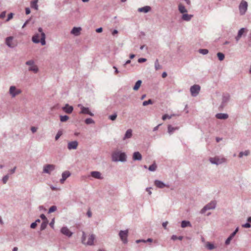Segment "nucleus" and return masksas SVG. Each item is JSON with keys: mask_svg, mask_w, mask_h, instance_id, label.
<instances>
[{"mask_svg": "<svg viewBox=\"0 0 251 251\" xmlns=\"http://www.w3.org/2000/svg\"><path fill=\"white\" fill-rule=\"evenodd\" d=\"M142 84V81L141 80H138L136 81V82L135 83V85L134 86L133 88V89L134 90V91H137L139 89V88H140L141 85Z\"/></svg>", "mask_w": 251, "mask_h": 251, "instance_id": "c85d7f7f", "label": "nucleus"}, {"mask_svg": "<svg viewBox=\"0 0 251 251\" xmlns=\"http://www.w3.org/2000/svg\"><path fill=\"white\" fill-rule=\"evenodd\" d=\"M151 187H149V188H146V191L148 192L149 195H151Z\"/></svg>", "mask_w": 251, "mask_h": 251, "instance_id": "338daca9", "label": "nucleus"}, {"mask_svg": "<svg viewBox=\"0 0 251 251\" xmlns=\"http://www.w3.org/2000/svg\"><path fill=\"white\" fill-rule=\"evenodd\" d=\"M62 135V132L61 130L58 131L55 135V140L57 141Z\"/></svg>", "mask_w": 251, "mask_h": 251, "instance_id": "de8ad7c7", "label": "nucleus"}, {"mask_svg": "<svg viewBox=\"0 0 251 251\" xmlns=\"http://www.w3.org/2000/svg\"><path fill=\"white\" fill-rule=\"evenodd\" d=\"M54 219H53L52 220V221L50 222V226L51 227H53V226H54Z\"/></svg>", "mask_w": 251, "mask_h": 251, "instance_id": "e2e57ef3", "label": "nucleus"}, {"mask_svg": "<svg viewBox=\"0 0 251 251\" xmlns=\"http://www.w3.org/2000/svg\"><path fill=\"white\" fill-rule=\"evenodd\" d=\"M206 248L208 249L211 250L214 248V245L213 244L208 242L206 244Z\"/></svg>", "mask_w": 251, "mask_h": 251, "instance_id": "c03bdc74", "label": "nucleus"}, {"mask_svg": "<svg viewBox=\"0 0 251 251\" xmlns=\"http://www.w3.org/2000/svg\"><path fill=\"white\" fill-rule=\"evenodd\" d=\"M156 165L155 162H154L150 166L148 169L150 171H154L156 170Z\"/></svg>", "mask_w": 251, "mask_h": 251, "instance_id": "e433bc0d", "label": "nucleus"}, {"mask_svg": "<svg viewBox=\"0 0 251 251\" xmlns=\"http://www.w3.org/2000/svg\"><path fill=\"white\" fill-rule=\"evenodd\" d=\"M37 130V128L36 127H35V126H32L31 127V131H32V133H35L36 132Z\"/></svg>", "mask_w": 251, "mask_h": 251, "instance_id": "bf43d9fd", "label": "nucleus"}, {"mask_svg": "<svg viewBox=\"0 0 251 251\" xmlns=\"http://www.w3.org/2000/svg\"><path fill=\"white\" fill-rule=\"evenodd\" d=\"M38 31L41 33V40L40 41L39 39V34H36L33 36L32 38V41L34 43H41L42 45H45L46 44V35L44 32H43V29L41 27L38 28Z\"/></svg>", "mask_w": 251, "mask_h": 251, "instance_id": "f03ea898", "label": "nucleus"}, {"mask_svg": "<svg viewBox=\"0 0 251 251\" xmlns=\"http://www.w3.org/2000/svg\"><path fill=\"white\" fill-rule=\"evenodd\" d=\"M95 236L94 234H91L88 239L87 242L86 243V245H93L94 240L95 239Z\"/></svg>", "mask_w": 251, "mask_h": 251, "instance_id": "393cba45", "label": "nucleus"}, {"mask_svg": "<svg viewBox=\"0 0 251 251\" xmlns=\"http://www.w3.org/2000/svg\"><path fill=\"white\" fill-rule=\"evenodd\" d=\"M216 202L215 201H211L206 205H205L201 210V214H204L207 210L214 209L215 208Z\"/></svg>", "mask_w": 251, "mask_h": 251, "instance_id": "7ed1b4c3", "label": "nucleus"}, {"mask_svg": "<svg viewBox=\"0 0 251 251\" xmlns=\"http://www.w3.org/2000/svg\"><path fill=\"white\" fill-rule=\"evenodd\" d=\"M16 169V167H14L13 169L9 170V172L12 174H14L15 172Z\"/></svg>", "mask_w": 251, "mask_h": 251, "instance_id": "680f3d73", "label": "nucleus"}, {"mask_svg": "<svg viewBox=\"0 0 251 251\" xmlns=\"http://www.w3.org/2000/svg\"><path fill=\"white\" fill-rule=\"evenodd\" d=\"M8 178H9V175H6L2 177V182L4 184H6V182H7L8 180Z\"/></svg>", "mask_w": 251, "mask_h": 251, "instance_id": "a18cd8bd", "label": "nucleus"}, {"mask_svg": "<svg viewBox=\"0 0 251 251\" xmlns=\"http://www.w3.org/2000/svg\"><path fill=\"white\" fill-rule=\"evenodd\" d=\"M151 10V7L149 6H145L143 7L139 8L138 9V11L139 12H143L145 13H147L149 12Z\"/></svg>", "mask_w": 251, "mask_h": 251, "instance_id": "412c9836", "label": "nucleus"}, {"mask_svg": "<svg viewBox=\"0 0 251 251\" xmlns=\"http://www.w3.org/2000/svg\"><path fill=\"white\" fill-rule=\"evenodd\" d=\"M30 20V19H29L28 20H26V21L24 23V24L22 26V28H24L26 26V25L29 23Z\"/></svg>", "mask_w": 251, "mask_h": 251, "instance_id": "0e129e2a", "label": "nucleus"}, {"mask_svg": "<svg viewBox=\"0 0 251 251\" xmlns=\"http://www.w3.org/2000/svg\"><path fill=\"white\" fill-rule=\"evenodd\" d=\"M37 224L36 223V222H33L30 225V227L31 228H35L37 226Z\"/></svg>", "mask_w": 251, "mask_h": 251, "instance_id": "13d9d810", "label": "nucleus"}, {"mask_svg": "<svg viewBox=\"0 0 251 251\" xmlns=\"http://www.w3.org/2000/svg\"><path fill=\"white\" fill-rule=\"evenodd\" d=\"M152 101L150 99L148 100H145L143 102V106H147L148 105V104H152Z\"/></svg>", "mask_w": 251, "mask_h": 251, "instance_id": "09e8293b", "label": "nucleus"}, {"mask_svg": "<svg viewBox=\"0 0 251 251\" xmlns=\"http://www.w3.org/2000/svg\"><path fill=\"white\" fill-rule=\"evenodd\" d=\"M171 239L173 240H176L177 239H178L179 240H181L182 239H183V236H179L178 237H177L176 235H173L172 237H171Z\"/></svg>", "mask_w": 251, "mask_h": 251, "instance_id": "a19ab883", "label": "nucleus"}, {"mask_svg": "<svg viewBox=\"0 0 251 251\" xmlns=\"http://www.w3.org/2000/svg\"><path fill=\"white\" fill-rule=\"evenodd\" d=\"M21 93V91L20 89H16V87L14 86H11L9 89V93L12 96V97L14 98L16 95L20 94Z\"/></svg>", "mask_w": 251, "mask_h": 251, "instance_id": "1a4fd4ad", "label": "nucleus"}, {"mask_svg": "<svg viewBox=\"0 0 251 251\" xmlns=\"http://www.w3.org/2000/svg\"><path fill=\"white\" fill-rule=\"evenodd\" d=\"M25 64L26 65L30 66H30H32V65H33L34 64V62L32 60H28V61H26L25 62Z\"/></svg>", "mask_w": 251, "mask_h": 251, "instance_id": "8fccbe9b", "label": "nucleus"}, {"mask_svg": "<svg viewBox=\"0 0 251 251\" xmlns=\"http://www.w3.org/2000/svg\"><path fill=\"white\" fill-rule=\"evenodd\" d=\"M209 161L211 163L216 165L220 164L223 162L222 160L217 157H210L209 158Z\"/></svg>", "mask_w": 251, "mask_h": 251, "instance_id": "f3484780", "label": "nucleus"}, {"mask_svg": "<svg viewBox=\"0 0 251 251\" xmlns=\"http://www.w3.org/2000/svg\"><path fill=\"white\" fill-rule=\"evenodd\" d=\"M132 135V130L131 129H128L126 132V133L123 137V140H125L126 139L130 138Z\"/></svg>", "mask_w": 251, "mask_h": 251, "instance_id": "4be33fe9", "label": "nucleus"}, {"mask_svg": "<svg viewBox=\"0 0 251 251\" xmlns=\"http://www.w3.org/2000/svg\"><path fill=\"white\" fill-rule=\"evenodd\" d=\"M117 117V114L116 113H114L112 115H111L109 116V119L111 121H114L116 120Z\"/></svg>", "mask_w": 251, "mask_h": 251, "instance_id": "37998d69", "label": "nucleus"}, {"mask_svg": "<svg viewBox=\"0 0 251 251\" xmlns=\"http://www.w3.org/2000/svg\"><path fill=\"white\" fill-rule=\"evenodd\" d=\"M48 222L49 221L47 222V221H43L42 222V223L41 224V226H40V230H44L47 226V225L48 224Z\"/></svg>", "mask_w": 251, "mask_h": 251, "instance_id": "473e14b6", "label": "nucleus"}, {"mask_svg": "<svg viewBox=\"0 0 251 251\" xmlns=\"http://www.w3.org/2000/svg\"><path fill=\"white\" fill-rule=\"evenodd\" d=\"M55 168V166L53 164H46L44 166L43 173L48 174H50L51 171Z\"/></svg>", "mask_w": 251, "mask_h": 251, "instance_id": "6e6552de", "label": "nucleus"}, {"mask_svg": "<svg viewBox=\"0 0 251 251\" xmlns=\"http://www.w3.org/2000/svg\"><path fill=\"white\" fill-rule=\"evenodd\" d=\"M71 174L69 171H66L62 174V178L60 180V182L61 184L64 183L65 180L71 176Z\"/></svg>", "mask_w": 251, "mask_h": 251, "instance_id": "ddd939ff", "label": "nucleus"}, {"mask_svg": "<svg viewBox=\"0 0 251 251\" xmlns=\"http://www.w3.org/2000/svg\"><path fill=\"white\" fill-rule=\"evenodd\" d=\"M177 129H178V128L176 127H173L171 125H168V132L170 134H173Z\"/></svg>", "mask_w": 251, "mask_h": 251, "instance_id": "cd10ccee", "label": "nucleus"}, {"mask_svg": "<svg viewBox=\"0 0 251 251\" xmlns=\"http://www.w3.org/2000/svg\"><path fill=\"white\" fill-rule=\"evenodd\" d=\"M201 87L197 84H195L190 87V92L192 96L196 97L199 94Z\"/></svg>", "mask_w": 251, "mask_h": 251, "instance_id": "423d86ee", "label": "nucleus"}, {"mask_svg": "<svg viewBox=\"0 0 251 251\" xmlns=\"http://www.w3.org/2000/svg\"><path fill=\"white\" fill-rule=\"evenodd\" d=\"M62 109L65 113L67 114H71L73 111L74 107L72 106L69 105L68 104H66Z\"/></svg>", "mask_w": 251, "mask_h": 251, "instance_id": "4468645a", "label": "nucleus"}, {"mask_svg": "<svg viewBox=\"0 0 251 251\" xmlns=\"http://www.w3.org/2000/svg\"><path fill=\"white\" fill-rule=\"evenodd\" d=\"M175 114H171L170 115H169L168 114H165L162 116V119L163 120H165L167 119H171L172 117L174 116Z\"/></svg>", "mask_w": 251, "mask_h": 251, "instance_id": "58836bf2", "label": "nucleus"}, {"mask_svg": "<svg viewBox=\"0 0 251 251\" xmlns=\"http://www.w3.org/2000/svg\"><path fill=\"white\" fill-rule=\"evenodd\" d=\"M247 29L246 28H241L238 32L237 35L235 37V40L236 42H238L240 40L242 36L243 35L245 31H247Z\"/></svg>", "mask_w": 251, "mask_h": 251, "instance_id": "dca6fc26", "label": "nucleus"}, {"mask_svg": "<svg viewBox=\"0 0 251 251\" xmlns=\"http://www.w3.org/2000/svg\"><path fill=\"white\" fill-rule=\"evenodd\" d=\"M85 123L87 125H89L94 123V121L91 118H87L85 120Z\"/></svg>", "mask_w": 251, "mask_h": 251, "instance_id": "4c0bfd02", "label": "nucleus"}, {"mask_svg": "<svg viewBox=\"0 0 251 251\" xmlns=\"http://www.w3.org/2000/svg\"><path fill=\"white\" fill-rule=\"evenodd\" d=\"M57 209V207L55 205L51 206L49 209V213H51L52 212H54Z\"/></svg>", "mask_w": 251, "mask_h": 251, "instance_id": "79ce46f5", "label": "nucleus"}, {"mask_svg": "<svg viewBox=\"0 0 251 251\" xmlns=\"http://www.w3.org/2000/svg\"><path fill=\"white\" fill-rule=\"evenodd\" d=\"M86 237V236L85 232L82 231V238H81V241L83 244H86V242H85Z\"/></svg>", "mask_w": 251, "mask_h": 251, "instance_id": "49530a36", "label": "nucleus"}, {"mask_svg": "<svg viewBox=\"0 0 251 251\" xmlns=\"http://www.w3.org/2000/svg\"><path fill=\"white\" fill-rule=\"evenodd\" d=\"M230 99V96L228 93H224L222 95V102L220 106V108L223 109L225 107Z\"/></svg>", "mask_w": 251, "mask_h": 251, "instance_id": "20e7f679", "label": "nucleus"}, {"mask_svg": "<svg viewBox=\"0 0 251 251\" xmlns=\"http://www.w3.org/2000/svg\"><path fill=\"white\" fill-rule=\"evenodd\" d=\"M168 224V222H164L162 224V226L164 228H166V226H167V225Z\"/></svg>", "mask_w": 251, "mask_h": 251, "instance_id": "774afa93", "label": "nucleus"}, {"mask_svg": "<svg viewBox=\"0 0 251 251\" xmlns=\"http://www.w3.org/2000/svg\"><path fill=\"white\" fill-rule=\"evenodd\" d=\"M232 238H231L230 237H228L226 240L225 241V244L227 245L228 244H229L230 242V241L232 240Z\"/></svg>", "mask_w": 251, "mask_h": 251, "instance_id": "5fc2aeb1", "label": "nucleus"}, {"mask_svg": "<svg viewBox=\"0 0 251 251\" xmlns=\"http://www.w3.org/2000/svg\"><path fill=\"white\" fill-rule=\"evenodd\" d=\"M178 10L181 13H185L187 12V9L182 4H179L178 6Z\"/></svg>", "mask_w": 251, "mask_h": 251, "instance_id": "bb28decb", "label": "nucleus"}, {"mask_svg": "<svg viewBox=\"0 0 251 251\" xmlns=\"http://www.w3.org/2000/svg\"><path fill=\"white\" fill-rule=\"evenodd\" d=\"M60 231L62 234L68 237H71L73 235V232L71 231L67 226L62 227Z\"/></svg>", "mask_w": 251, "mask_h": 251, "instance_id": "9b49d317", "label": "nucleus"}, {"mask_svg": "<svg viewBox=\"0 0 251 251\" xmlns=\"http://www.w3.org/2000/svg\"><path fill=\"white\" fill-rule=\"evenodd\" d=\"M102 31V27H99L96 29V32L98 33H100Z\"/></svg>", "mask_w": 251, "mask_h": 251, "instance_id": "69168bd1", "label": "nucleus"}, {"mask_svg": "<svg viewBox=\"0 0 251 251\" xmlns=\"http://www.w3.org/2000/svg\"><path fill=\"white\" fill-rule=\"evenodd\" d=\"M13 15L14 14L12 13H10V14H9L8 15V17H7V19L6 20V22H8V21H10L11 19H12L13 18Z\"/></svg>", "mask_w": 251, "mask_h": 251, "instance_id": "3c124183", "label": "nucleus"}, {"mask_svg": "<svg viewBox=\"0 0 251 251\" xmlns=\"http://www.w3.org/2000/svg\"><path fill=\"white\" fill-rule=\"evenodd\" d=\"M6 11H3L0 14V19L4 18L5 17Z\"/></svg>", "mask_w": 251, "mask_h": 251, "instance_id": "4d7b16f0", "label": "nucleus"}, {"mask_svg": "<svg viewBox=\"0 0 251 251\" xmlns=\"http://www.w3.org/2000/svg\"><path fill=\"white\" fill-rule=\"evenodd\" d=\"M133 159L134 160H141L142 159L141 154L138 151L134 152L133 154Z\"/></svg>", "mask_w": 251, "mask_h": 251, "instance_id": "5701e85b", "label": "nucleus"}, {"mask_svg": "<svg viewBox=\"0 0 251 251\" xmlns=\"http://www.w3.org/2000/svg\"><path fill=\"white\" fill-rule=\"evenodd\" d=\"M147 59L144 58H140L138 59V62L140 63L146 62Z\"/></svg>", "mask_w": 251, "mask_h": 251, "instance_id": "6e6d98bb", "label": "nucleus"}, {"mask_svg": "<svg viewBox=\"0 0 251 251\" xmlns=\"http://www.w3.org/2000/svg\"><path fill=\"white\" fill-rule=\"evenodd\" d=\"M183 14L182 16L181 19H182V20H183V21H190L191 18L193 17L192 15H189V14H186V13H183Z\"/></svg>", "mask_w": 251, "mask_h": 251, "instance_id": "b1692460", "label": "nucleus"}, {"mask_svg": "<svg viewBox=\"0 0 251 251\" xmlns=\"http://www.w3.org/2000/svg\"><path fill=\"white\" fill-rule=\"evenodd\" d=\"M215 117L218 119L226 120L228 118V115L226 113H217Z\"/></svg>", "mask_w": 251, "mask_h": 251, "instance_id": "aec40b11", "label": "nucleus"}, {"mask_svg": "<svg viewBox=\"0 0 251 251\" xmlns=\"http://www.w3.org/2000/svg\"><path fill=\"white\" fill-rule=\"evenodd\" d=\"M81 30L80 27H74L72 29L71 33L75 36H78L79 35Z\"/></svg>", "mask_w": 251, "mask_h": 251, "instance_id": "6ab92c4d", "label": "nucleus"}, {"mask_svg": "<svg viewBox=\"0 0 251 251\" xmlns=\"http://www.w3.org/2000/svg\"><path fill=\"white\" fill-rule=\"evenodd\" d=\"M199 52L202 54L205 55L208 53V50L207 49H200Z\"/></svg>", "mask_w": 251, "mask_h": 251, "instance_id": "ea45409f", "label": "nucleus"}, {"mask_svg": "<svg viewBox=\"0 0 251 251\" xmlns=\"http://www.w3.org/2000/svg\"><path fill=\"white\" fill-rule=\"evenodd\" d=\"M181 226L182 227L184 228L187 226H191V224L189 221H182L181 222Z\"/></svg>", "mask_w": 251, "mask_h": 251, "instance_id": "c756f323", "label": "nucleus"}, {"mask_svg": "<svg viewBox=\"0 0 251 251\" xmlns=\"http://www.w3.org/2000/svg\"><path fill=\"white\" fill-rule=\"evenodd\" d=\"M91 176L95 178L101 179L103 177L101 176V173L98 171H92L91 172Z\"/></svg>", "mask_w": 251, "mask_h": 251, "instance_id": "a211bd4d", "label": "nucleus"}, {"mask_svg": "<svg viewBox=\"0 0 251 251\" xmlns=\"http://www.w3.org/2000/svg\"><path fill=\"white\" fill-rule=\"evenodd\" d=\"M78 145V142L76 141L69 142L68 143V149L69 150H75L77 149Z\"/></svg>", "mask_w": 251, "mask_h": 251, "instance_id": "f8f14e48", "label": "nucleus"}, {"mask_svg": "<svg viewBox=\"0 0 251 251\" xmlns=\"http://www.w3.org/2000/svg\"><path fill=\"white\" fill-rule=\"evenodd\" d=\"M128 231L127 229L125 230H120L119 233V235L120 237L121 240L123 241V243L126 244L127 242V236Z\"/></svg>", "mask_w": 251, "mask_h": 251, "instance_id": "0eeeda50", "label": "nucleus"}, {"mask_svg": "<svg viewBox=\"0 0 251 251\" xmlns=\"http://www.w3.org/2000/svg\"><path fill=\"white\" fill-rule=\"evenodd\" d=\"M40 218L43 220V221H48V219L46 218V216L44 214H42L40 215Z\"/></svg>", "mask_w": 251, "mask_h": 251, "instance_id": "864d4df0", "label": "nucleus"}, {"mask_svg": "<svg viewBox=\"0 0 251 251\" xmlns=\"http://www.w3.org/2000/svg\"><path fill=\"white\" fill-rule=\"evenodd\" d=\"M69 119V117L67 115H60V120L61 122H65L68 121Z\"/></svg>", "mask_w": 251, "mask_h": 251, "instance_id": "2f4dec72", "label": "nucleus"}, {"mask_svg": "<svg viewBox=\"0 0 251 251\" xmlns=\"http://www.w3.org/2000/svg\"><path fill=\"white\" fill-rule=\"evenodd\" d=\"M250 151H241L239 153V157H242L243 155L248 156L249 154Z\"/></svg>", "mask_w": 251, "mask_h": 251, "instance_id": "f704fd0d", "label": "nucleus"}, {"mask_svg": "<svg viewBox=\"0 0 251 251\" xmlns=\"http://www.w3.org/2000/svg\"><path fill=\"white\" fill-rule=\"evenodd\" d=\"M126 153L119 150L114 151L111 154L112 160L113 162H125L126 161Z\"/></svg>", "mask_w": 251, "mask_h": 251, "instance_id": "f257e3e1", "label": "nucleus"}, {"mask_svg": "<svg viewBox=\"0 0 251 251\" xmlns=\"http://www.w3.org/2000/svg\"><path fill=\"white\" fill-rule=\"evenodd\" d=\"M248 2L244 0H242L239 5V9L240 14L241 15H243L246 12L248 9Z\"/></svg>", "mask_w": 251, "mask_h": 251, "instance_id": "39448f33", "label": "nucleus"}, {"mask_svg": "<svg viewBox=\"0 0 251 251\" xmlns=\"http://www.w3.org/2000/svg\"><path fill=\"white\" fill-rule=\"evenodd\" d=\"M25 14L26 15H28V14H30V9L28 7L25 8Z\"/></svg>", "mask_w": 251, "mask_h": 251, "instance_id": "052dcab7", "label": "nucleus"}, {"mask_svg": "<svg viewBox=\"0 0 251 251\" xmlns=\"http://www.w3.org/2000/svg\"><path fill=\"white\" fill-rule=\"evenodd\" d=\"M242 227H245V228H250V227H251V225L250 223L248 222L245 224L242 225Z\"/></svg>", "mask_w": 251, "mask_h": 251, "instance_id": "603ef678", "label": "nucleus"}, {"mask_svg": "<svg viewBox=\"0 0 251 251\" xmlns=\"http://www.w3.org/2000/svg\"><path fill=\"white\" fill-rule=\"evenodd\" d=\"M217 57L220 61H223L225 58V54L222 52H218Z\"/></svg>", "mask_w": 251, "mask_h": 251, "instance_id": "72a5a7b5", "label": "nucleus"}, {"mask_svg": "<svg viewBox=\"0 0 251 251\" xmlns=\"http://www.w3.org/2000/svg\"><path fill=\"white\" fill-rule=\"evenodd\" d=\"M38 0H32L30 3V6L31 8H34L35 10H38V5L37 4Z\"/></svg>", "mask_w": 251, "mask_h": 251, "instance_id": "a878e982", "label": "nucleus"}, {"mask_svg": "<svg viewBox=\"0 0 251 251\" xmlns=\"http://www.w3.org/2000/svg\"><path fill=\"white\" fill-rule=\"evenodd\" d=\"M13 39V37L12 36L8 37L5 39V44L8 47L11 48L15 47V45L12 42Z\"/></svg>", "mask_w": 251, "mask_h": 251, "instance_id": "2eb2a0df", "label": "nucleus"}, {"mask_svg": "<svg viewBox=\"0 0 251 251\" xmlns=\"http://www.w3.org/2000/svg\"><path fill=\"white\" fill-rule=\"evenodd\" d=\"M78 107H79L81 109V111L80 112L81 114H88L91 116H93L94 114L91 111H90L88 107H85L81 104H78Z\"/></svg>", "mask_w": 251, "mask_h": 251, "instance_id": "9d476101", "label": "nucleus"}, {"mask_svg": "<svg viewBox=\"0 0 251 251\" xmlns=\"http://www.w3.org/2000/svg\"><path fill=\"white\" fill-rule=\"evenodd\" d=\"M29 71L33 72L34 73H37L38 71V68L37 66L34 64L32 66H30L28 68Z\"/></svg>", "mask_w": 251, "mask_h": 251, "instance_id": "7c9ffc66", "label": "nucleus"}, {"mask_svg": "<svg viewBox=\"0 0 251 251\" xmlns=\"http://www.w3.org/2000/svg\"><path fill=\"white\" fill-rule=\"evenodd\" d=\"M165 186L168 187L169 185H167L166 184L164 183L162 181L158 180V188H163Z\"/></svg>", "mask_w": 251, "mask_h": 251, "instance_id": "c9c22d12", "label": "nucleus"}]
</instances>
